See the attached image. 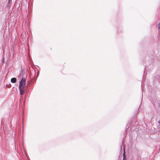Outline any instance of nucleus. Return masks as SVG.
Returning <instances> with one entry per match:
<instances>
[{"label":"nucleus","mask_w":160,"mask_h":160,"mask_svg":"<svg viewBox=\"0 0 160 160\" xmlns=\"http://www.w3.org/2000/svg\"><path fill=\"white\" fill-rule=\"evenodd\" d=\"M26 79L22 78L19 82V88L20 95H23L24 91L25 86V85Z\"/></svg>","instance_id":"f257e3e1"},{"label":"nucleus","mask_w":160,"mask_h":160,"mask_svg":"<svg viewBox=\"0 0 160 160\" xmlns=\"http://www.w3.org/2000/svg\"><path fill=\"white\" fill-rule=\"evenodd\" d=\"M12 0H9L8 2L7 8H10L11 4V2Z\"/></svg>","instance_id":"f03ea898"},{"label":"nucleus","mask_w":160,"mask_h":160,"mask_svg":"<svg viewBox=\"0 0 160 160\" xmlns=\"http://www.w3.org/2000/svg\"><path fill=\"white\" fill-rule=\"evenodd\" d=\"M11 81L12 83H14L16 82V79L14 78H12L11 80Z\"/></svg>","instance_id":"7ed1b4c3"},{"label":"nucleus","mask_w":160,"mask_h":160,"mask_svg":"<svg viewBox=\"0 0 160 160\" xmlns=\"http://www.w3.org/2000/svg\"><path fill=\"white\" fill-rule=\"evenodd\" d=\"M123 159H124L125 157V154L124 152H123Z\"/></svg>","instance_id":"20e7f679"},{"label":"nucleus","mask_w":160,"mask_h":160,"mask_svg":"<svg viewBox=\"0 0 160 160\" xmlns=\"http://www.w3.org/2000/svg\"><path fill=\"white\" fill-rule=\"evenodd\" d=\"M2 62L3 63H4L5 62H4V60H3V59L2 60Z\"/></svg>","instance_id":"39448f33"},{"label":"nucleus","mask_w":160,"mask_h":160,"mask_svg":"<svg viewBox=\"0 0 160 160\" xmlns=\"http://www.w3.org/2000/svg\"><path fill=\"white\" fill-rule=\"evenodd\" d=\"M158 123L160 125V120L158 122Z\"/></svg>","instance_id":"423d86ee"},{"label":"nucleus","mask_w":160,"mask_h":160,"mask_svg":"<svg viewBox=\"0 0 160 160\" xmlns=\"http://www.w3.org/2000/svg\"><path fill=\"white\" fill-rule=\"evenodd\" d=\"M152 112V113L153 114V113H154L153 112V111H152V112Z\"/></svg>","instance_id":"0eeeda50"},{"label":"nucleus","mask_w":160,"mask_h":160,"mask_svg":"<svg viewBox=\"0 0 160 160\" xmlns=\"http://www.w3.org/2000/svg\"><path fill=\"white\" fill-rule=\"evenodd\" d=\"M152 118H153V116H152Z\"/></svg>","instance_id":"6e6552de"}]
</instances>
